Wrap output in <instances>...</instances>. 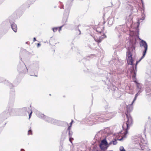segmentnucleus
Wrapping results in <instances>:
<instances>
[{
  "label": "nucleus",
  "instance_id": "nucleus-48",
  "mask_svg": "<svg viewBox=\"0 0 151 151\" xmlns=\"http://www.w3.org/2000/svg\"><path fill=\"white\" fill-rule=\"evenodd\" d=\"M36 38L35 37H34L33 38V41L34 42H35V41H36Z\"/></svg>",
  "mask_w": 151,
  "mask_h": 151
},
{
  "label": "nucleus",
  "instance_id": "nucleus-49",
  "mask_svg": "<svg viewBox=\"0 0 151 151\" xmlns=\"http://www.w3.org/2000/svg\"><path fill=\"white\" fill-rule=\"evenodd\" d=\"M113 142H112V141H111L109 143V144H108L109 145H109H110L112 144V143Z\"/></svg>",
  "mask_w": 151,
  "mask_h": 151
},
{
  "label": "nucleus",
  "instance_id": "nucleus-21",
  "mask_svg": "<svg viewBox=\"0 0 151 151\" xmlns=\"http://www.w3.org/2000/svg\"><path fill=\"white\" fill-rule=\"evenodd\" d=\"M4 83L8 86V87L10 88H12L14 86L12 83L10 82L7 80H5L4 81Z\"/></svg>",
  "mask_w": 151,
  "mask_h": 151
},
{
  "label": "nucleus",
  "instance_id": "nucleus-27",
  "mask_svg": "<svg viewBox=\"0 0 151 151\" xmlns=\"http://www.w3.org/2000/svg\"><path fill=\"white\" fill-rule=\"evenodd\" d=\"M141 92H139V91H137V93L135 95V97L134 98V99L133 100L132 104L137 99V96L140 95V94L141 93Z\"/></svg>",
  "mask_w": 151,
  "mask_h": 151
},
{
  "label": "nucleus",
  "instance_id": "nucleus-12",
  "mask_svg": "<svg viewBox=\"0 0 151 151\" xmlns=\"http://www.w3.org/2000/svg\"><path fill=\"white\" fill-rule=\"evenodd\" d=\"M140 45L141 47H143L144 48L143 53L146 54L148 48V45L146 42L143 40H141L140 42Z\"/></svg>",
  "mask_w": 151,
  "mask_h": 151
},
{
  "label": "nucleus",
  "instance_id": "nucleus-4",
  "mask_svg": "<svg viewBox=\"0 0 151 151\" xmlns=\"http://www.w3.org/2000/svg\"><path fill=\"white\" fill-rule=\"evenodd\" d=\"M136 42L137 40L135 37H132L130 39L129 42V45L128 47V51H127L126 53L127 58H131V57H132V53L130 50L131 49H132V51L135 50V45L136 44Z\"/></svg>",
  "mask_w": 151,
  "mask_h": 151
},
{
  "label": "nucleus",
  "instance_id": "nucleus-20",
  "mask_svg": "<svg viewBox=\"0 0 151 151\" xmlns=\"http://www.w3.org/2000/svg\"><path fill=\"white\" fill-rule=\"evenodd\" d=\"M127 61L128 65H132V67L133 66L134 60H133L132 57H131V58H127Z\"/></svg>",
  "mask_w": 151,
  "mask_h": 151
},
{
  "label": "nucleus",
  "instance_id": "nucleus-58",
  "mask_svg": "<svg viewBox=\"0 0 151 151\" xmlns=\"http://www.w3.org/2000/svg\"><path fill=\"white\" fill-rule=\"evenodd\" d=\"M150 118V117H148V119H149V118Z\"/></svg>",
  "mask_w": 151,
  "mask_h": 151
},
{
  "label": "nucleus",
  "instance_id": "nucleus-15",
  "mask_svg": "<svg viewBox=\"0 0 151 151\" xmlns=\"http://www.w3.org/2000/svg\"><path fill=\"white\" fill-rule=\"evenodd\" d=\"M142 17L139 19L138 21V23L139 24V23L140 22H142V21L144 20L145 18V14L144 13L145 10V7L144 6V4L142 5Z\"/></svg>",
  "mask_w": 151,
  "mask_h": 151
},
{
  "label": "nucleus",
  "instance_id": "nucleus-30",
  "mask_svg": "<svg viewBox=\"0 0 151 151\" xmlns=\"http://www.w3.org/2000/svg\"><path fill=\"white\" fill-rule=\"evenodd\" d=\"M59 4L60 5H59V7L61 9H63V4L60 1H59Z\"/></svg>",
  "mask_w": 151,
  "mask_h": 151
},
{
  "label": "nucleus",
  "instance_id": "nucleus-40",
  "mask_svg": "<svg viewBox=\"0 0 151 151\" xmlns=\"http://www.w3.org/2000/svg\"><path fill=\"white\" fill-rule=\"evenodd\" d=\"M31 111L29 113V119L30 117H31V115H32V110L31 111Z\"/></svg>",
  "mask_w": 151,
  "mask_h": 151
},
{
  "label": "nucleus",
  "instance_id": "nucleus-57",
  "mask_svg": "<svg viewBox=\"0 0 151 151\" xmlns=\"http://www.w3.org/2000/svg\"><path fill=\"white\" fill-rule=\"evenodd\" d=\"M100 32V33H101V32Z\"/></svg>",
  "mask_w": 151,
  "mask_h": 151
},
{
  "label": "nucleus",
  "instance_id": "nucleus-18",
  "mask_svg": "<svg viewBox=\"0 0 151 151\" xmlns=\"http://www.w3.org/2000/svg\"><path fill=\"white\" fill-rule=\"evenodd\" d=\"M37 116L43 120L44 119L45 116L46 115H44V114H42L39 111H36V112Z\"/></svg>",
  "mask_w": 151,
  "mask_h": 151
},
{
  "label": "nucleus",
  "instance_id": "nucleus-55",
  "mask_svg": "<svg viewBox=\"0 0 151 151\" xmlns=\"http://www.w3.org/2000/svg\"><path fill=\"white\" fill-rule=\"evenodd\" d=\"M28 43V42H26V43L27 44Z\"/></svg>",
  "mask_w": 151,
  "mask_h": 151
},
{
  "label": "nucleus",
  "instance_id": "nucleus-53",
  "mask_svg": "<svg viewBox=\"0 0 151 151\" xmlns=\"http://www.w3.org/2000/svg\"><path fill=\"white\" fill-rule=\"evenodd\" d=\"M86 60V59L85 58H84L82 60Z\"/></svg>",
  "mask_w": 151,
  "mask_h": 151
},
{
  "label": "nucleus",
  "instance_id": "nucleus-42",
  "mask_svg": "<svg viewBox=\"0 0 151 151\" xmlns=\"http://www.w3.org/2000/svg\"><path fill=\"white\" fill-rule=\"evenodd\" d=\"M90 74L91 75L92 77H94L96 75V74H94L92 72H91Z\"/></svg>",
  "mask_w": 151,
  "mask_h": 151
},
{
  "label": "nucleus",
  "instance_id": "nucleus-39",
  "mask_svg": "<svg viewBox=\"0 0 151 151\" xmlns=\"http://www.w3.org/2000/svg\"><path fill=\"white\" fill-rule=\"evenodd\" d=\"M120 151H126L123 147H121L120 148Z\"/></svg>",
  "mask_w": 151,
  "mask_h": 151
},
{
  "label": "nucleus",
  "instance_id": "nucleus-60",
  "mask_svg": "<svg viewBox=\"0 0 151 151\" xmlns=\"http://www.w3.org/2000/svg\"><path fill=\"white\" fill-rule=\"evenodd\" d=\"M113 151L112 150H110V151Z\"/></svg>",
  "mask_w": 151,
  "mask_h": 151
},
{
  "label": "nucleus",
  "instance_id": "nucleus-9",
  "mask_svg": "<svg viewBox=\"0 0 151 151\" xmlns=\"http://www.w3.org/2000/svg\"><path fill=\"white\" fill-rule=\"evenodd\" d=\"M132 79L133 80V81L136 84L137 91H139V92L142 93L143 91L142 84L139 83L137 81L136 76H132Z\"/></svg>",
  "mask_w": 151,
  "mask_h": 151
},
{
  "label": "nucleus",
  "instance_id": "nucleus-17",
  "mask_svg": "<svg viewBox=\"0 0 151 151\" xmlns=\"http://www.w3.org/2000/svg\"><path fill=\"white\" fill-rule=\"evenodd\" d=\"M72 1L71 0H68L67 1L65 6L66 9L65 10V11H67V10H69V12H70V8L72 5Z\"/></svg>",
  "mask_w": 151,
  "mask_h": 151
},
{
  "label": "nucleus",
  "instance_id": "nucleus-59",
  "mask_svg": "<svg viewBox=\"0 0 151 151\" xmlns=\"http://www.w3.org/2000/svg\"><path fill=\"white\" fill-rule=\"evenodd\" d=\"M137 32H139V30H137Z\"/></svg>",
  "mask_w": 151,
  "mask_h": 151
},
{
  "label": "nucleus",
  "instance_id": "nucleus-3",
  "mask_svg": "<svg viewBox=\"0 0 151 151\" xmlns=\"http://www.w3.org/2000/svg\"><path fill=\"white\" fill-rule=\"evenodd\" d=\"M145 84L147 94H151V71L150 70H147L146 73Z\"/></svg>",
  "mask_w": 151,
  "mask_h": 151
},
{
  "label": "nucleus",
  "instance_id": "nucleus-43",
  "mask_svg": "<svg viewBox=\"0 0 151 151\" xmlns=\"http://www.w3.org/2000/svg\"><path fill=\"white\" fill-rule=\"evenodd\" d=\"M63 24L62 26L58 27L59 28V32H60V31L61 30L62 28L64 26Z\"/></svg>",
  "mask_w": 151,
  "mask_h": 151
},
{
  "label": "nucleus",
  "instance_id": "nucleus-56",
  "mask_svg": "<svg viewBox=\"0 0 151 151\" xmlns=\"http://www.w3.org/2000/svg\"><path fill=\"white\" fill-rule=\"evenodd\" d=\"M56 7V6H54V8H55Z\"/></svg>",
  "mask_w": 151,
  "mask_h": 151
},
{
  "label": "nucleus",
  "instance_id": "nucleus-10",
  "mask_svg": "<svg viewBox=\"0 0 151 151\" xmlns=\"http://www.w3.org/2000/svg\"><path fill=\"white\" fill-rule=\"evenodd\" d=\"M139 62L137 60L136 61L135 65L133 63V66H132L130 71L131 73H132V76H136L137 72V65Z\"/></svg>",
  "mask_w": 151,
  "mask_h": 151
},
{
  "label": "nucleus",
  "instance_id": "nucleus-7",
  "mask_svg": "<svg viewBox=\"0 0 151 151\" xmlns=\"http://www.w3.org/2000/svg\"><path fill=\"white\" fill-rule=\"evenodd\" d=\"M15 91L14 89H12L10 91V97L8 103V107L11 106H13L15 98Z\"/></svg>",
  "mask_w": 151,
  "mask_h": 151
},
{
  "label": "nucleus",
  "instance_id": "nucleus-13",
  "mask_svg": "<svg viewBox=\"0 0 151 151\" xmlns=\"http://www.w3.org/2000/svg\"><path fill=\"white\" fill-rule=\"evenodd\" d=\"M69 13V12L68 9L67 10V11L65 12V11H64L62 19V23L63 25L66 24V23L67 22Z\"/></svg>",
  "mask_w": 151,
  "mask_h": 151
},
{
  "label": "nucleus",
  "instance_id": "nucleus-32",
  "mask_svg": "<svg viewBox=\"0 0 151 151\" xmlns=\"http://www.w3.org/2000/svg\"><path fill=\"white\" fill-rule=\"evenodd\" d=\"M68 134V132L66 131L65 130H64L62 132V135H63L64 136H65V137H67V134Z\"/></svg>",
  "mask_w": 151,
  "mask_h": 151
},
{
  "label": "nucleus",
  "instance_id": "nucleus-44",
  "mask_svg": "<svg viewBox=\"0 0 151 151\" xmlns=\"http://www.w3.org/2000/svg\"><path fill=\"white\" fill-rule=\"evenodd\" d=\"M84 71L85 72H88V69L86 68V70H84Z\"/></svg>",
  "mask_w": 151,
  "mask_h": 151
},
{
  "label": "nucleus",
  "instance_id": "nucleus-45",
  "mask_svg": "<svg viewBox=\"0 0 151 151\" xmlns=\"http://www.w3.org/2000/svg\"><path fill=\"white\" fill-rule=\"evenodd\" d=\"M41 45V44L40 43H38L37 44V46L38 47Z\"/></svg>",
  "mask_w": 151,
  "mask_h": 151
},
{
  "label": "nucleus",
  "instance_id": "nucleus-41",
  "mask_svg": "<svg viewBox=\"0 0 151 151\" xmlns=\"http://www.w3.org/2000/svg\"><path fill=\"white\" fill-rule=\"evenodd\" d=\"M29 74H30V75L31 76H37V75H35L34 73H29Z\"/></svg>",
  "mask_w": 151,
  "mask_h": 151
},
{
  "label": "nucleus",
  "instance_id": "nucleus-19",
  "mask_svg": "<svg viewBox=\"0 0 151 151\" xmlns=\"http://www.w3.org/2000/svg\"><path fill=\"white\" fill-rule=\"evenodd\" d=\"M108 76L106 77V80L105 82V83L106 84L108 85L110 83V78H111V74L110 73H108Z\"/></svg>",
  "mask_w": 151,
  "mask_h": 151
},
{
  "label": "nucleus",
  "instance_id": "nucleus-14",
  "mask_svg": "<svg viewBox=\"0 0 151 151\" xmlns=\"http://www.w3.org/2000/svg\"><path fill=\"white\" fill-rule=\"evenodd\" d=\"M9 23L10 24L11 28L15 32H17V25L13 21L9 19Z\"/></svg>",
  "mask_w": 151,
  "mask_h": 151
},
{
  "label": "nucleus",
  "instance_id": "nucleus-6",
  "mask_svg": "<svg viewBox=\"0 0 151 151\" xmlns=\"http://www.w3.org/2000/svg\"><path fill=\"white\" fill-rule=\"evenodd\" d=\"M17 70L19 74H25L28 71V69L25 64L23 62H21L18 64Z\"/></svg>",
  "mask_w": 151,
  "mask_h": 151
},
{
  "label": "nucleus",
  "instance_id": "nucleus-25",
  "mask_svg": "<svg viewBox=\"0 0 151 151\" xmlns=\"http://www.w3.org/2000/svg\"><path fill=\"white\" fill-rule=\"evenodd\" d=\"M23 110L27 111L28 113H29L30 111L31 110V106H30V107H24L23 108Z\"/></svg>",
  "mask_w": 151,
  "mask_h": 151
},
{
  "label": "nucleus",
  "instance_id": "nucleus-38",
  "mask_svg": "<svg viewBox=\"0 0 151 151\" xmlns=\"http://www.w3.org/2000/svg\"><path fill=\"white\" fill-rule=\"evenodd\" d=\"M112 142H113V144L114 145H116L117 143V140L116 139L112 140Z\"/></svg>",
  "mask_w": 151,
  "mask_h": 151
},
{
  "label": "nucleus",
  "instance_id": "nucleus-8",
  "mask_svg": "<svg viewBox=\"0 0 151 151\" xmlns=\"http://www.w3.org/2000/svg\"><path fill=\"white\" fill-rule=\"evenodd\" d=\"M99 146L101 150L103 151H105L107 150L109 145L106 138L101 140Z\"/></svg>",
  "mask_w": 151,
  "mask_h": 151
},
{
  "label": "nucleus",
  "instance_id": "nucleus-29",
  "mask_svg": "<svg viewBox=\"0 0 151 151\" xmlns=\"http://www.w3.org/2000/svg\"><path fill=\"white\" fill-rule=\"evenodd\" d=\"M60 151H62V149L63 147V142L60 141Z\"/></svg>",
  "mask_w": 151,
  "mask_h": 151
},
{
  "label": "nucleus",
  "instance_id": "nucleus-54",
  "mask_svg": "<svg viewBox=\"0 0 151 151\" xmlns=\"http://www.w3.org/2000/svg\"><path fill=\"white\" fill-rule=\"evenodd\" d=\"M106 22L105 21H104L103 22V24H104Z\"/></svg>",
  "mask_w": 151,
  "mask_h": 151
},
{
  "label": "nucleus",
  "instance_id": "nucleus-5",
  "mask_svg": "<svg viewBox=\"0 0 151 151\" xmlns=\"http://www.w3.org/2000/svg\"><path fill=\"white\" fill-rule=\"evenodd\" d=\"M13 106L8 107V109L6 111H4L0 115V117L3 119L4 120L6 119L10 115L12 114V112L13 111L12 107Z\"/></svg>",
  "mask_w": 151,
  "mask_h": 151
},
{
  "label": "nucleus",
  "instance_id": "nucleus-11",
  "mask_svg": "<svg viewBox=\"0 0 151 151\" xmlns=\"http://www.w3.org/2000/svg\"><path fill=\"white\" fill-rule=\"evenodd\" d=\"M43 120L47 122L53 124H55L57 122V120L46 116H45Z\"/></svg>",
  "mask_w": 151,
  "mask_h": 151
},
{
  "label": "nucleus",
  "instance_id": "nucleus-23",
  "mask_svg": "<svg viewBox=\"0 0 151 151\" xmlns=\"http://www.w3.org/2000/svg\"><path fill=\"white\" fill-rule=\"evenodd\" d=\"M71 125L69 126L67 129L65 130L66 131L68 132V135L71 136L73 135V132L71 131Z\"/></svg>",
  "mask_w": 151,
  "mask_h": 151
},
{
  "label": "nucleus",
  "instance_id": "nucleus-46",
  "mask_svg": "<svg viewBox=\"0 0 151 151\" xmlns=\"http://www.w3.org/2000/svg\"><path fill=\"white\" fill-rule=\"evenodd\" d=\"M73 122V120H72L71 122H70V125H71V126L72 125V123Z\"/></svg>",
  "mask_w": 151,
  "mask_h": 151
},
{
  "label": "nucleus",
  "instance_id": "nucleus-37",
  "mask_svg": "<svg viewBox=\"0 0 151 151\" xmlns=\"http://www.w3.org/2000/svg\"><path fill=\"white\" fill-rule=\"evenodd\" d=\"M32 130L30 129L28 131V135H32Z\"/></svg>",
  "mask_w": 151,
  "mask_h": 151
},
{
  "label": "nucleus",
  "instance_id": "nucleus-33",
  "mask_svg": "<svg viewBox=\"0 0 151 151\" xmlns=\"http://www.w3.org/2000/svg\"><path fill=\"white\" fill-rule=\"evenodd\" d=\"M146 53H142V56L141 57V58H140V59L139 60H138V61L139 62L140 61H141V60L143 59V58L145 55H146Z\"/></svg>",
  "mask_w": 151,
  "mask_h": 151
},
{
  "label": "nucleus",
  "instance_id": "nucleus-22",
  "mask_svg": "<svg viewBox=\"0 0 151 151\" xmlns=\"http://www.w3.org/2000/svg\"><path fill=\"white\" fill-rule=\"evenodd\" d=\"M107 21L108 22V24L109 25V26H110L112 25L113 24L114 19L112 17H109L108 18Z\"/></svg>",
  "mask_w": 151,
  "mask_h": 151
},
{
  "label": "nucleus",
  "instance_id": "nucleus-47",
  "mask_svg": "<svg viewBox=\"0 0 151 151\" xmlns=\"http://www.w3.org/2000/svg\"><path fill=\"white\" fill-rule=\"evenodd\" d=\"M141 2H142V5H143V4H144V3L143 2V0H141Z\"/></svg>",
  "mask_w": 151,
  "mask_h": 151
},
{
  "label": "nucleus",
  "instance_id": "nucleus-2",
  "mask_svg": "<svg viewBox=\"0 0 151 151\" xmlns=\"http://www.w3.org/2000/svg\"><path fill=\"white\" fill-rule=\"evenodd\" d=\"M116 113L115 112L110 111V109H108L106 112H103L101 113H97L93 115V118L95 119H99L101 122H104L105 120L104 119H106V118L110 119L115 116Z\"/></svg>",
  "mask_w": 151,
  "mask_h": 151
},
{
  "label": "nucleus",
  "instance_id": "nucleus-34",
  "mask_svg": "<svg viewBox=\"0 0 151 151\" xmlns=\"http://www.w3.org/2000/svg\"><path fill=\"white\" fill-rule=\"evenodd\" d=\"M66 137H65V136L62 135L61 136L60 141L63 142L64 140Z\"/></svg>",
  "mask_w": 151,
  "mask_h": 151
},
{
  "label": "nucleus",
  "instance_id": "nucleus-1",
  "mask_svg": "<svg viewBox=\"0 0 151 151\" xmlns=\"http://www.w3.org/2000/svg\"><path fill=\"white\" fill-rule=\"evenodd\" d=\"M132 109L131 106L128 105L127 106V113H126L127 118V121L126 123H124L122 126V127L123 129V131H122L119 132V135L120 134H123L121 138L117 140L119 141H122L124 139L127 137V134L128 132V130L129 129L130 127L133 124L132 119L129 113L132 110Z\"/></svg>",
  "mask_w": 151,
  "mask_h": 151
},
{
  "label": "nucleus",
  "instance_id": "nucleus-51",
  "mask_svg": "<svg viewBox=\"0 0 151 151\" xmlns=\"http://www.w3.org/2000/svg\"><path fill=\"white\" fill-rule=\"evenodd\" d=\"M20 151H25V150H24V149H22Z\"/></svg>",
  "mask_w": 151,
  "mask_h": 151
},
{
  "label": "nucleus",
  "instance_id": "nucleus-26",
  "mask_svg": "<svg viewBox=\"0 0 151 151\" xmlns=\"http://www.w3.org/2000/svg\"><path fill=\"white\" fill-rule=\"evenodd\" d=\"M35 0H28L27 2L28 5L27 6L28 7H29V6L30 5L33 3L34 2H35Z\"/></svg>",
  "mask_w": 151,
  "mask_h": 151
},
{
  "label": "nucleus",
  "instance_id": "nucleus-28",
  "mask_svg": "<svg viewBox=\"0 0 151 151\" xmlns=\"http://www.w3.org/2000/svg\"><path fill=\"white\" fill-rule=\"evenodd\" d=\"M33 65L37 69H38L39 66V62L35 61L33 63Z\"/></svg>",
  "mask_w": 151,
  "mask_h": 151
},
{
  "label": "nucleus",
  "instance_id": "nucleus-24",
  "mask_svg": "<svg viewBox=\"0 0 151 151\" xmlns=\"http://www.w3.org/2000/svg\"><path fill=\"white\" fill-rule=\"evenodd\" d=\"M81 26L80 24H78L77 26H76L74 27V29L76 32L78 31L79 32L78 35H80L81 34V31L80 29H79V27Z\"/></svg>",
  "mask_w": 151,
  "mask_h": 151
},
{
  "label": "nucleus",
  "instance_id": "nucleus-52",
  "mask_svg": "<svg viewBox=\"0 0 151 151\" xmlns=\"http://www.w3.org/2000/svg\"><path fill=\"white\" fill-rule=\"evenodd\" d=\"M76 33L78 35V34H79V32L78 31H77L76 32Z\"/></svg>",
  "mask_w": 151,
  "mask_h": 151
},
{
  "label": "nucleus",
  "instance_id": "nucleus-16",
  "mask_svg": "<svg viewBox=\"0 0 151 151\" xmlns=\"http://www.w3.org/2000/svg\"><path fill=\"white\" fill-rule=\"evenodd\" d=\"M106 37V36L104 34H103L101 36H99L98 37H94V39L95 41L97 42L98 43L101 42L102 40Z\"/></svg>",
  "mask_w": 151,
  "mask_h": 151
},
{
  "label": "nucleus",
  "instance_id": "nucleus-50",
  "mask_svg": "<svg viewBox=\"0 0 151 151\" xmlns=\"http://www.w3.org/2000/svg\"><path fill=\"white\" fill-rule=\"evenodd\" d=\"M143 141V139H141V142L142 143H143V141Z\"/></svg>",
  "mask_w": 151,
  "mask_h": 151
},
{
  "label": "nucleus",
  "instance_id": "nucleus-31",
  "mask_svg": "<svg viewBox=\"0 0 151 151\" xmlns=\"http://www.w3.org/2000/svg\"><path fill=\"white\" fill-rule=\"evenodd\" d=\"M104 130H100L99 132H98L97 133V134L96 135V137L97 136H98V135H99V134L101 133V134L102 133H104Z\"/></svg>",
  "mask_w": 151,
  "mask_h": 151
},
{
  "label": "nucleus",
  "instance_id": "nucleus-35",
  "mask_svg": "<svg viewBox=\"0 0 151 151\" xmlns=\"http://www.w3.org/2000/svg\"><path fill=\"white\" fill-rule=\"evenodd\" d=\"M69 140L70 142L72 144V141L73 140V138L72 137V135H71V136L69 135Z\"/></svg>",
  "mask_w": 151,
  "mask_h": 151
},
{
  "label": "nucleus",
  "instance_id": "nucleus-36",
  "mask_svg": "<svg viewBox=\"0 0 151 151\" xmlns=\"http://www.w3.org/2000/svg\"><path fill=\"white\" fill-rule=\"evenodd\" d=\"M58 29V27H55L53 28H52V30L53 31V32H56L57 30Z\"/></svg>",
  "mask_w": 151,
  "mask_h": 151
}]
</instances>
